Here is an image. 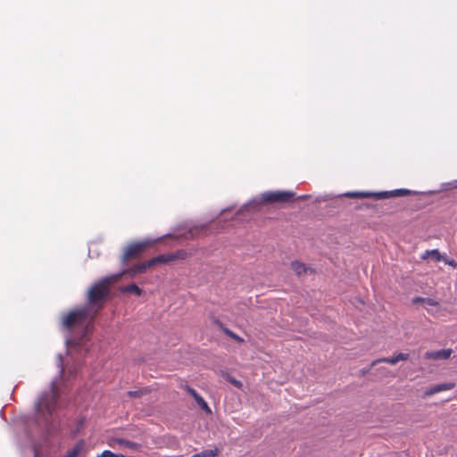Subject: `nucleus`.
I'll return each mask as SVG.
<instances>
[{"label": "nucleus", "instance_id": "c9c22d12", "mask_svg": "<svg viewBox=\"0 0 457 457\" xmlns=\"http://www.w3.org/2000/svg\"><path fill=\"white\" fill-rule=\"evenodd\" d=\"M97 457H101V454H100V455H98Z\"/></svg>", "mask_w": 457, "mask_h": 457}, {"label": "nucleus", "instance_id": "5701e85b", "mask_svg": "<svg viewBox=\"0 0 457 457\" xmlns=\"http://www.w3.org/2000/svg\"><path fill=\"white\" fill-rule=\"evenodd\" d=\"M441 262H444L445 264H448L453 268L457 267V262L453 259H449L446 256H443V259L441 260Z\"/></svg>", "mask_w": 457, "mask_h": 457}, {"label": "nucleus", "instance_id": "c756f323", "mask_svg": "<svg viewBox=\"0 0 457 457\" xmlns=\"http://www.w3.org/2000/svg\"><path fill=\"white\" fill-rule=\"evenodd\" d=\"M154 241H156V239H154V238H145V242H144L145 247H146L147 245H150Z\"/></svg>", "mask_w": 457, "mask_h": 457}, {"label": "nucleus", "instance_id": "473e14b6", "mask_svg": "<svg viewBox=\"0 0 457 457\" xmlns=\"http://www.w3.org/2000/svg\"><path fill=\"white\" fill-rule=\"evenodd\" d=\"M120 276H121V273H118V274H115V275L113 276V278H120Z\"/></svg>", "mask_w": 457, "mask_h": 457}, {"label": "nucleus", "instance_id": "f704fd0d", "mask_svg": "<svg viewBox=\"0 0 457 457\" xmlns=\"http://www.w3.org/2000/svg\"><path fill=\"white\" fill-rule=\"evenodd\" d=\"M216 322H217V324H219V326H220V328H222V323H220V321H216Z\"/></svg>", "mask_w": 457, "mask_h": 457}, {"label": "nucleus", "instance_id": "423d86ee", "mask_svg": "<svg viewBox=\"0 0 457 457\" xmlns=\"http://www.w3.org/2000/svg\"><path fill=\"white\" fill-rule=\"evenodd\" d=\"M180 253H163L149 260L147 262H145V270L148 267H152L157 263H170L179 258Z\"/></svg>", "mask_w": 457, "mask_h": 457}, {"label": "nucleus", "instance_id": "f8f14e48", "mask_svg": "<svg viewBox=\"0 0 457 457\" xmlns=\"http://www.w3.org/2000/svg\"><path fill=\"white\" fill-rule=\"evenodd\" d=\"M349 198H369L371 197V192L368 191H350L343 195Z\"/></svg>", "mask_w": 457, "mask_h": 457}, {"label": "nucleus", "instance_id": "72a5a7b5", "mask_svg": "<svg viewBox=\"0 0 457 457\" xmlns=\"http://www.w3.org/2000/svg\"><path fill=\"white\" fill-rule=\"evenodd\" d=\"M228 210V209L221 210V211H220V214H221V213H223V212H227Z\"/></svg>", "mask_w": 457, "mask_h": 457}, {"label": "nucleus", "instance_id": "7ed1b4c3", "mask_svg": "<svg viewBox=\"0 0 457 457\" xmlns=\"http://www.w3.org/2000/svg\"><path fill=\"white\" fill-rule=\"evenodd\" d=\"M294 196L295 193L292 191H267L262 193L259 197H254L243 204L239 212L256 210L261 204L265 203H287Z\"/></svg>", "mask_w": 457, "mask_h": 457}, {"label": "nucleus", "instance_id": "f3484780", "mask_svg": "<svg viewBox=\"0 0 457 457\" xmlns=\"http://www.w3.org/2000/svg\"><path fill=\"white\" fill-rule=\"evenodd\" d=\"M187 392L188 393V395H190L194 399L195 401L196 402V403L199 405L204 399L196 392V390H195L194 388L190 387V386H187Z\"/></svg>", "mask_w": 457, "mask_h": 457}, {"label": "nucleus", "instance_id": "4468645a", "mask_svg": "<svg viewBox=\"0 0 457 457\" xmlns=\"http://www.w3.org/2000/svg\"><path fill=\"white\" fill-rule=\"evenodd\" d=\"M371 197H374L377 200L387 199L393 197V190L371 192Z\"/></svg>", "mask_w": 457, "mask_h": 457}, {"label": "nucleus", "instance_id": "a878e982", "mask_svg": "<svg viewBox=\"0 0 457 457\" xmlns=\"http://www.w3.org/2000/svg\"><path fill=\"white\" fill-rule=\"evenodd\" d=\"M203 411L208 412V413H211V409L210 407L208 406L207 403L205 402V400H204L199 405H198Z\"/></svg>", "mask_w": 457, "mask_h": 457}, {"label": "nucleus", "instance_id": "b1692460", "mask_svg": "<svg viewBox=\"0 0 457 457\" xmlns=\"http://www.w3.org/2000/svg\"><path fill=\"white\" fill-rule=\"evenodd\" d=\"M119 443H120V445H126V446L130 447V448H132V447H135V446H136V444H135V443H133V442H131V441H129V440H126V439H120V440L119 441Z\"/></svg>", "mask_w": 457, "mask_h": 457}, {"label": "nucleus", "instance_id": "20e7f679", "mask_svg": "<svg viewBox=\"0 0 457 457\" xmlns=\"http://www.w3.org/2000/svg\"><path fill=\"white\" fill-rule=\"evenodd\" d=\"M111 278H105L94 284L87 291L88 302L96 304L103 301L108 295V283Z\"/></svg>", "mask_w": 457, "mask_h": 457}, {"label": "nucleus", "instance_id": "c85d7f7f", "mask_svg": "<svg viewBox=\"0 0 457 457\" xmlns=\"http://www.w3.org/2000/svg\"><path fill=\"white\" fill-rule=\"evenodd\" d=\"M229 382L231 384H233L234 386H236L237 387H241L242 386V383L239 380H237V379H236L234 378H229Z\"/></svg>", "mask_w": 457, "mask_h": 457}, {"label": "nucleus", "instance_id": "39448f33", "mask_svg": "<svg viewBox=\"0 0 457 457\" xmlns=\"http://www.w3.org/2000/svg\"><path fill=\"white\" fill-rule=\"evenodd\" d=\"M143 253V240L136 243L129 244L124 250L121 256V262L125 264L128 262L133 261Z\"/></svg>", "mask_w": 457, "mask_h": 457}, {"label": "nucleus", "instance_id": "a211bd4d", "mask_svg": "<svg viewBox=\"0 0 457 457\" xmlns=\"http://www.w3.org/2000/svg\"><path fill=\"white\" fill-rule=\"evenodd\" d=\"M125 291L129 293H136L137 295H141V289L136 284H130L125 287Z\"/></svg>", "mask_w": 457, "mask_h": 457}, {"label": "nucleus", "instance_id": "7c9ffc66", "mask_svg": "<svg viewBox=\"0 0 457 457\" xmlns=\"http://www.w3.org/2000/svg\"><path fill=\"white\" fill-rule=\"evenodd\" d=\"M309 197H310L309 195H303L298 196V199L299 200H305V199H308Z\"/></svg>", "mask_w": 457, "mask_h": 457}, {"label": "nucleus", "instance_id": "2eb2a0df", "mask_svg": "<svg viewBox=\"0 0 457 457\" xmlns=\"http://www.w3.org/2000/svg\"><path fill=\"white\" fill-rule=\"evenodd\" d=\"M416 194H418V192L411 191V190L405 189V188H399V189L393 190V197L404 196V195H416Z\"/></svg>", "mask_w": 457, "mask_h": 457}, {"label": "nucleus", "instance_id": "bb28decb", "mask_svg": "<svg viewBox=\"0 0 457 457\" xmlns=\"http://www.w3.org/2000/svg\"><path fill=\"white\" fill-rule=\"evenodd\" d=\"M198 230H199L198 228H190L189 231L187 232L188 235H185V237H193L195 235H196L198 233Z\"/></svg>", "mask_w": 457, "mask_h": 457}, {"label": "nucleus", "instance_id": "f257e3e1", "mask_svg": "<svg viewBox=\"0 0 457 457\" xmlns=\"http://www.w3.org/2000/svg\"><path fill=\"white\" fill-rule=\"evenodd\" d=\"M93 315L89 306L84 305L63 313L61 318L60 328L67 332L65 345L67 354L74 362L73 367L69 369L71 376L77 374L81 359L87 356L91 352L88 332L91 327Z\"/></svg>", "mask_w": 457, "mask_h": 457}, {"label": "nucleus", "instance_id": "dca6fc26", "mask_svg": "<svg viewBox=\"0 0 457 457\" xmlns=\"http://www.w3.org/2000/svg\"><path fill=\"white\" fill-rule=\"evenodd\" d=\"M378 362H386V363H389V364H392V365H395L398 362V360L396 358V356H392V357H388V358H382V359H378V360H375L371 362V366H375L377 363Z\"/></svg>", "mask_w": 457, "mask_h": 457}, {"label": "nucleus", "instance_id": "f03ea898", "mask_svg": "<svg viewBox=\"0 0 457 457\" xmlns=\"http://www.w3.org/2000/svg\"><path fill=\"white\" fill-rule=\"evenodd\" d=\"M61 399L57 380L53 379L48 390L39 395L35 403V413L25 421L26 435L29 440L34 457H37L35 436H50L57 429L61 416Z\"/></svg>", "mask_w": 457, "mask_h": 457}, {"label": "nucleus", "instance_id": "1a4fd4ad", "mask_svg": "<svg viewBox=\"0 0 457 457\" xmlns=\"http://www.w3.org/2000/svg\"><path fill=\"white\" fill-rule=\"evenodd\" d=\"M86 442L83 439L79 440L76 445L69 450L64 457H77L80 453L85 450Z\"/></svg>", "mask_w": 457, "mask_h": 457}, {"label": "nucleus", "instance_id": "412c9836", "mask_svg": "<svg viewBox=\"0 0 457 457\" xmlns=\"http://www.w3.org/2000/svg\"><path fill=\"white\" fill-rule=\"evenodd\" d=\"M101 457H124V455L114 453L109 450H104V452H102Z\"/></svg>", "mask_w": 457, "mask_h": 457}, {"label": "nucleus", "instance_id": "cd10ccee", "mask_svg": "<svg viewBox=\"0 0 457 457\" xmlns=\"http://www.w3.org/2000/svg\"><path fill=\"white\" fill-rule=\"evenodd\" d=\"M395 356H396L398 361H406L409 358V354L408 353H399Z\"/></svg>", "mask_w": 457, "mask_h": 457}, {"label": "nucleus", "instance_id": "aec40b11", "mask_svg": "<svg viewBox=\"0 0 457 457\" xmlns=\"http://www.w3.org/2000/svg\"><path fill=\"white\" fill-rule=\"evenodd\" d=\"M222 329H223L224 333H225L227 336H228L229 337H231V338H233V339L237 340V342H242V341H243V339H242L239 336H237V334H235V333H234L233 331H231L230 329L227 328H222Z\"/></svg>", "mask_w": 457, "mask_h": 457}, {"label": "nucleus", "instance_id": "2f4dec72", "mask_svg": "<svg viewBox=\"0 0 457 457\" xmlns=\"http://www.w3.org/2000/svg\"><path fill=\"white\" fill-rule=\"evenodd\" d=\"M83 423H84V420H79V424H78V426H77V429H78V430H79V429L83 426Z\"/></svg>", "mask_w": 457, "mask_h": 457}, {"label": "nucleus", "instance_id": "ddd939ff", "mask_svg": "<svg viewBox=\"0 0 457 457\" xmlns=\"http://www.w3.org/2000/svg\"><path fill=\"white\" fill-rule=\"evenodd\" d=\"M432 257L436 262H441L443 259V255L437 249L427 250L421 256L422 259H428V257Z\"/></svg>", "mask_w": 457, "mask_h": 457}, {"label": "nucleus", "instance_id": "393cba45", "mask_svg": "<svg viewBox=\"0 0 457 457\" xmlns=\"http://www.w3.org/2000/svg\"><path fill=\"white\" fill-rule=\"evenodd\" d=\"M142 270H143V263H138L136 267L131 269L129 271L133 275V274L138 273Z\"/></svg>", "mask_w": 457, "mask_h": 457}, {"label": "nucleus", "instance_id": "9d476101", "mask_svg": "<svg viewBox=\"0 0 457 457\" xmlns=\"http://www.w3.org/2000/svg\"><path fill=\"white\" fill-rule=\"evenodd\" d=\"M291 268L297 276L306 274L308 270L312 271V269L307 267L304 263L295 261L291 262Z\"/></svg>", "mask_w": 457, "mask_h": 457}, {"label": "nucleus", "instance_id": "4be33fe9", "mask_svg": "<svg viewBox=\"0 0 457 457\" xmlns=\"http://www.w3.org/2000/svg\"><path fill=\"white\" fill-rule=\"evenodd\" d=\"M443 189L448 190L450 188H456L457 187V179H454L451 182H447L442 185Z\"/></svg>", "mask_w": 457, "mask_h": 457}, {"label": "nucleus", "instance_id": "6e6552de", "mask_svg": "<svg viewBox=\"0 0 457 457\" xmlns=\"http://www.w3.org/2000/svg\"><path fill=\"white\" fill-rule=\"evenodd\" d=\"M451 354H452L451 349H443V350L427 352L425 353V357L427 359H433V360H447L450 358Z\"/></svg>", "mask_w": 457, "mask_h": 457}, {"label": "nucleus", "instance_id": "6ab92c4d", "mask_svg": "<svg viewBox=\"0 0 457 457\" xmlns=\"http://www.w3.org/2000/svg\"><path fill=\"white\" fill-rule=\"evenodd\" d=\"M56 364L59 369V375L62 378L63 375V372H64V367H63L62 355L61 353H59L57 356Z\"/></svg>", "mask_w": 457, "mask_h": 457}, {"label": "nucleus", "instance_id": "9b49d317", "mask_svg": "<svg viewBox=\"0 0 457 457\" xmlns=\"http://www.w3.org/2000/svg\"><path fill=\"white\" fill-rule=\"evenodd\" d=\"M413 303H422L424 306H437L438 302L429 297L417 296L412 299Z\"/></svg>", "mask_w": 457, "mask_h": 457}, {"label": "nucleus", "instance_id": "0eeeda50", "mask_svg": "<svg viewBox=\"0 0 457 457\" xmlns=\"http://www.w3.org/2000/svg\"><path fill=\"white\" fill-rule=\"evenodd\" d=\"M454 386L455 383L453 382L436 384L426 389L424 395L425 396H431L443 391L451 390L454 388Z\"/></svg>", "mask_w": 457, "mask_h": 457}]
</instances>
